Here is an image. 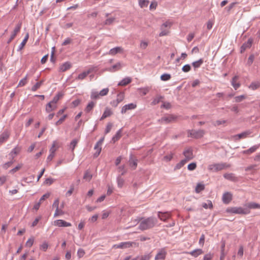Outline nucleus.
Instances as JSON below:
<instances>
[{
    "instance_id": "1",
    "label": "nucleus",
    "mask_w": 260,
    "mask_h": 260,
    "mask_svg": "<svg viewBox=\"0 0 260 260\" xmlns=\"http://www.w3.org/2000/svg\"><path fill=\"white\" fill-rule=\"evenodd\" d=\"M157 222V219L153 216L142 218L140 219L139 229L141 231H145L151 229L156 224Z\"/></svg>"
},
{
    "instance_id": "2",
    "label": "nucleus",
    "mask_w": 260,
    "mask_h": 260,
    "mask_svg": "<svg viewBox=\"0 0 260 260\" xmlns=\"http://www.w3.org/2000/svg\"><path fill=\"white\" fill-rule=\"evenodd\" d=\"M230 167V165L225 162L215 163L208 166V169L212 172H218Z\"/></svg>"
},
{
    "instance_id": "3",
    "label": "nucleus",
    "mask_w": 260,
    "mask_h": 260,
    "mask_svg": "<svg viewBox=\"0 0 260 260\" xmlns=\"http://www.w3.org/2000/svg\"><path fill=\"white\" fill-rule=\"evenodd\" d=\"M226 212L228 213H232L239 214H248L250 213V210L247 208H243L242 207H230L226 209Z\"/></svg>"
},
{
    "instance_id": "4",
    "label": "nucleus",
    "mask_w": 260,
    "mask_h": 260,
    "mask_svg": "<svg viewBox=\"0 0 260 260\" xmlns=\"http://www.w3.org/2000/svg\"><path fill=\"white\" fill-rule=\"evenodd\" d=\"M172 23L170 21H166L160 26L161 31L159 34V37L167 36L169 33V29L171 27Z\"/></svg>"
},
{
    "instance_id": "5",
    "label": "nucleus",
    "mask_w": 260,
    "mask_h": 260,
    "mask_svg": "<svg viewBox=\"0 0 260 260\" xmlns=\"http://www.w3.org/2000/svg\"><path fill=\"white\" fill-rule=\"evenodd\" d=\"M188 134L190 137L198 139L203 137L205 134V131L203 129H199L198 131L189 130Z\"/></svg>"
},
{
    "instance_id": "6",
    "label": "nucleus",
    "mask_w": 260,
    "mask_h": 260,
    "mask_svg": "<svg viewBox=\"0 0 260 260\" xmlns=\"http://www.w3.org/2000/svg\"><path fill=\"white\" fill-rule=\"evenodd\" d=\"M96 71V67H92L89 68L87 71H84L81 74H79L78 77L76 78L77 80H83L88 75L90 74L92 72H95Z\"/></svg>"
},
{
    "instance_id": "7",
    "label": "nucleus",
    "mask_w": 260,
    "mask_h": 260,
    "mask_svg": "<svg viewBox=\"0 0 260 260\" xmlns=\"http://www.w3.org/2000/svg\"><path fill=\"white\" fill-rule=\"evenodd\" d=\"M134 245H136V243L127 241L121 242L119 244L114 245V247L116 248L124 249L133 247Z\"/></svg>"
},
{
    "instance_id": "8",
    "label": "nucleus",
    "mask_w": 260,
    "mask_h": 260,
    "mask_svg": "<svg viewBox=\"0 0 260 260\" xmlns=\"http://www.w3.org/2000/svg\"><path fill=\"white\" fill-rule=\"evenodd\" d=\"M167 251L165 248H161L158 250L156 255L155 256L154 260H164L166 258Z\"/></svg>"
},
{
    "instance_id": "9",
    "label": "nucleus",
    "mask_w": 260,
    "mask_h": 260,
    "mask_svg": "<svg viewBox=\"0 0 260 260\" xmlns=\"http://www.w3.org/2000/svg\"><path fill=\"white\" fill-rule=\"evenodd\" d=\"M183 154L185 157L184 159L187 161L192 159L194 157V155L193 154V151L191 148H188L185 149L183 152Z\"/></svg>"
},
{
    "instance_id": "10",
    "label": "nucleus",
    "mask_w": 260,
    "mask_h": 260,
    "mask_svg": "<svg viewBox=\"0 0 260 260\" xmlns=\"http://www.w3.org/2000/svg\"><path fill=\"white\" fill-rule=\"evenodd\" d=\"M22 23L19 22L15 26L13 33L12 34L10 39L8 41V43H10L16 37L17 34L20 31Z\"/></svg>"
},
{
    "instance_id": "11",
    "label": "nucleus",
    "mask_w": 260,
    "mask_h": 260,
    "mask_svg": "<svg viewBox=\"0 0 260 260\" xmlns=\"http://www.w3.org/2000/svg\"><path fill=\"white\" fill-rule=\"evenodd\" d=\"M54 225L58 227H68L72 225L71 223L62 219H57L54 221Z\"/></svg>"
},
{
    "instance_id": "12",
    "label": "nucleus",
    "mask_w": 260,
    "mask_h": 260,
    "mask_svg": "<svg viewBox=\"0 0 260 260\" xmlns=\"http://www.w3.org/2000/svg\"><path fill=\"white\" fill-rule=\"evenodd\" d=\"M104 140V138H102L100 139L98 142L96 143L94 147V149L96 150V153L94 154V156L97 157L99 155L100 153L101 152L102 148L101 146L102 145Z\"/></svg>"
},
{
    "instance_id": "13",
    "label": "nucleus",
    "mask_w": 260,
    "mask_h": 260,
    "mask_svg": "<svg viewBox=\"0 0 260 260\" xmlns=\"http://www.w3.org/2000/svg\"><path fill=\"white\" fill-rule=\"evenodd\" d=\"M10 136V134L8 131H4L0 135V145H2L3 143L6 142L9 138Z\"/></svg>"
},
{
    "instance_id": "14",
    "label": "nucleus",
    "mask_w": 260,
    "mask_h": 260,
    "mask_svg": "<svg viewBox=\"0 0 260 260\" xmlns=\"http://www.w3.org/2000/svg\"><path fill=\"white\" fill-rule=\"evenodd\" d=\"M21 150V147L19 146L18 145H17L16 147H15L10 152L9 154V155L10 156V158L12 160H14V158L19 153Z\"/></svg>"
},
{
    "instance_id": "15",
    "label": "nucleus",
    "mask_w": 260,
    "mask_h": 260,
    "mask_svg": "<svg viewBox=\"0 0 260 260\" xmlns=\"http://www.w3.org/2000/svg\"><path fill=\"white\" fill-rule=\"evenodd\" d=\"M158 217L162 221H165L171 217V213L169 212H160L157 213Z\"/></svg>"
},
{
    "instance_id": "16",
    "label": "nucleus",
    "mask_w": 260,
    "mask_h": 260,
    "mask_svg": "<svg viewBox=\"0 0 260 260\" xmlns=\"http://www.w3.org/2000/svg\"><path fill=\"white\" fill-rule=\"evenodd\" d=\"M137 107V105L134 103H130L123 106L121 110L122 114L126 113L127 110L135 109Z\"/></svg>"
},
{
    "instance_id": "17",
    "label": "nucleus",
    "mask_w": 260,
    "mask_h": 260,
    "mask_svg": "<svg viewBox=\"0 0 260 260\" xmlns=\"http://www.w3.org/2000/svg\"><path fill=\"white\" fill-rule=\"evenodd\" d=\"M232 200V194L229 192L224 193L222 198V200L223 203L225 204H229Z\"/></svg>"
},
{
    "instance_id": "18",
    "label": "nucleus",
    "mask_w": 260,
    "mask_h": 260,
    "mask_svg": "<svg viewBox=\"0 0 260 260\" xmlns=\"http://www.w3.org/2000/svg\"><path fill=\"white\" fill-rule=\"evenodd\" d=\"M253 40L249 38L246 42H245L241 47V52H243L247 49L250 48L252 45Z\"/></svg>"
},
{
    "instance_id": "19",
    "label": "nucleus",
    "mask_w": 260,
    "mask_h": 260,
    "mask_svg": "<svg viewBox=\"0 0 260 260\" xmlns=\"http://www.w3.org/2000/svg\"><path fill=\"white\" fill-rule=\"evenodd\" d=\"M239 77L237 75L235 76L232 79L231 84L235 90H237L240 86V83L238 82Z\"/></svg>"
},
{
    "instance_id": "20",
    "label": "nucleus",
    "mask_w": 260,
    "mask_h": 260,
    "mask_svg": "<svg viewBox=\"0 0 260 260\" xmlns=\"http://www.w3.org/2000/svg\"><path fill=\"white\" fill-rule=\"evenodd\" d=\"M123 48L121 47H116L115 48L111 49L109 52L108 54L111 55H114L118 53H122L123 52Z\"/></svg>"
},
{
    "instance_id": "21",
    "label": "nucleus",
    "mask_w": 260,
    "mask_h": 260,
    "mask_svg": "<svg viewBox=\"0 0 260 260\" xmlns=\"http://www.w3.org/2000/svg\"><path fill=\"white\" fill-rule=\"evenodd\" d=\"M56 108V104H54L53 103L50 101L47 104L46 106V111L47 113H50V112L54 110Z\"/></svg>"
},
{
    "instance_id": "22",
    "label": "nucleus",
    "mask_w": 260,
    "mask_h": 260,
    "mask_svg": "<svg viewBox=\"0 0 260 260\" xmlns=\"http://www.w3.org/2000/svg\"><path fill=\"white\" fill-rule=\"evenodd\" d=\"M174 119V117L172 116H165L162 117L159 121L162 123H168L172 122Z\"/></svg>"
},
{
    "instance_id": "23",
    "label": "nucleus",
    "mask_w": 260,
    "mask_h": 260,
    "mask_svg": "<svg viewBox=\"0 0 260 260\" xmlns=\"http://www.w3.org/2000/svg\"><path fill=\"white\" fill-rule=\"evenodd\" d=\"M129 166L135 170L137 166L138 160L137 159L133 158V154H131L130 155L129 159Z\"/></svg>"
},
{
    "instance_id": "24",
    "label": "nucleus",
    "mask_w": 260,
    "mask_h": 260,
    "mask_svg": "<svg viewBox=\"0 0 260 260\" xmlns=\"http://www.w3.org/2000/svg\"><path fill=\"white\" fill-rule=\"evenodd\" d=\"M203 253V251L201 249H196L191 251L188 252V254H190L194 257H197L199 255H201Z\"/></svg>"
},
{
    "instance_id": "25",
    "label": "nucleus",
    "mask_w": 260,
    "mask_h": 260,
    "mask_svg": "<svg viewBox=\"0 0 260 260\" xmlns=\"http://www.w3.org/2000/svg\"><path fill=\"white\" fill-rule=\"evenodd\" d=\"M259 147V145H254L248 149L244 150L242 151L243 154H251L254 152H255Z\"/></svg>"
},
{
    "instance_id": "26",
    "label": "nucleus",
    "mask_w": 260,
    "mask_h": 260,
    "mask_svg": "<svg viewBox=\"0 0 260 260\" xmlns=\"http://www.w3.org/2000/svg\"><path fill=\"white\" fill-rule=\"evenodd\" d=\"M112 114V112L110 109L108 108H106L105 109V111L104 112L102 117L100 118V120H102L104 119L109 117L111 114Z\"/></svg>"
},
{
    "instance_id": "27",
    "label": "nucleus",
    "mask_w": 260,
    "mask_h": 260,
    "mask_svg": "<svg viewBox=\"0 0 260 260\" xmlns=\"http://www.w3.org/2000/svg\"><path fill=\"white\" fill-rule=\"evenodd\" d=\"M96 104V103L93 101H90L88 103L87 106L86 107L85 109V111L86 113H89L90 111H91L93 108V107L95 106Z\"/></svg>"
},
{
    "instance_id": "28",
    "label": "nucleus",
    "mask_w": 260,
    "mask_h": 260,
    "mask_svg": "<svg viewBox=\"0 0 260 260\" xmlns=\"http://www.w3.org/2000/svg\"><path fill=\"white\" fill-rule=\"evenodd\" d=\"M71 67V64L69 62H66L62 64L59 68V70L61 72H64L69 70Z\"/></svg>"
},
{
    "instance_id": "29",
    "label": "nucleus",
    "mask_w": 260,
    "mask_h": 260,
    "mask_svg": "<svg viewBox=\"0 0 260 260\" xmlns=\"http://www.w3.org/2000/svg\"><path fill=\"white\" fill-rule=\"evenodd\" d=\"M132 81V79L130 77H126L123 79L118 84V86H125L128 84L130 83Z\"/></svg>"
},
{
    "instance_id": "30",
    "label": "nucleus",
    "mask_w": 260,
    "mask_h": 260,
    "mask_svg": "<svg viewBox=\"0 0 260 260\" xmlns=\"http://www.w3.org/2000/svg\"><path fill=\"white\" fill-rule=\"evenodd\" d=\"M151 257V253H145V254L141 256H138L136 257L137 260H149Z\"/></svg>"
},
{
    "instance_id": "31",
    "label": "nucleus",
    "mask_w": 260,
    "mask_h": 260,
    "mask_svg": "<svg viewBox=\"0 0 260 260\" xmlns=\"http://www.w3.org/2000/svg\"><path fill=\"white\" fill-rule=\"evenodd\" d=\"M122 67V64L120 62H118L116 64L112 66L108 70L110 72H115L120 70Z\"/></svg>"
},
{
    "instance_id": "32",
    "label": "nucleus",
    "mask_w": 260,
    "mask_h": 260,
    "mask_svg": "<svg viewBox=\"0 0 260 260\" xmlns=\"http://www.w3.org/2000/svg\"><path fill=\"white\" fill-rule=\"evenodd\" d=\"M28 37H29L28 34H27L26 35L25 37H24V39L22 41V42L19 45L18 48L17 49V51H20V50H21L23 49V48L24 47V46L26 44V42L27 41Z\"/></svg>"
},
{
    "instance_id": "33",
    "label": "nucleus",
    "mask_w": 260,
    "mask_h": 260,
    "mask_svg": "<svg viewBox=\"0 0 260 260\" xmlns=\"http://www.w3.org/2000/svg\"><path fill=\"white\" fill-rule=\"evenodd\" d=\"M259 87L260 81L252 82L249 86V88L253 90H255Z\"/></svg>"
},
{
    "instance_id": "34",
    "label": "nucleus",
    "mask_w": 260,
    "mask_h": 260,
    "mask_svg": "<svg viewBox=\"0 0 260 260\" xmlns=\"http://www.w3.org/2000/svg\"><path fill=\"white\" fill-rule=\"evenodd\" d=\"M246 206V208L248 209L249 210L250 209H260V204L254 202L249 203Z\"/></svg>"
},
{
    "instance_id": "35",
    "label": "nucleus",
    "mask_w": 260,
    "mask_h": 260,
    "mask_svg": "<svg viewBox=\"0 0 260 260\" xmlns=\"http://www.w3.org/2000/svg\"><path fill=\"white\" fill-rule=\"evenodd\" d=\"M92 175L90 173V171L88 170L86 171L83 176V179L89 182L92 179Z\"/></svg>"
},
{
    "instance_id": "36",
    "label": "nucleus",
    "mask_w": 260,
    "mask_h": 260,
    "mask_svg": "<svg viewBox=\"0 0 260 260\" xmlns=\"http://www.w3.org/2000/svg\"><path fill=\"white\" fill-rule=\"evenodd\" d=\"M223 177L227 180L230 181H235L236 180V177L233 173H225L223 175Z\"/></svg>"
},
{
    "instance_id": "37",
    "label": "nucleus",
    "mask_w": 260,
    "mask_h": 260,
    "mask_svg": "<svg viewBox=\"0 0 260 260\" xmlns=\"http://www.w3.org/2000/svg\"><path fill=\"white\" fill-rule=\"evenodd\" d=\"M204 61L203 59L201 58L197 61H194L192 63V65L194 69L199 68L203 64Z\"/></svg>"
},
{
    "instance_id": "38",
    "label": "nucleus",
    "mask_w": 260,
    "mask_h": 260,
    "mask_svg": "<svg viewBox=\"0 0 260 260\" xmlns=\"http://www.w3.org/2000/svg\"><path fill=\"white\" fill-rule=\"evenodd\" d=\"M44 81L41 80L39 82H37L32 87L31 90L32 91H36L37 89L40 88L42 85L43 84Z\"/></svg>"
},
{
    "instance_id": "39",
    "label": "nucleus",
    "mask_w": 260,
    "mask_h": 260,
    "mask_svg": "<svg viewBox=\"0 0 260 260\" xmlns=\"http://www.w3.org/2000/svg\"><path fill=\"white\" fill-rule=\"evenodd\" d=\"M101 95L99 94V92L95 91V90H92L90 94V98L92 100H97L100 99Z\"/></svg>"
},
{
    "instance_id": "40",
    "label": "nucleus",
    "mask_w": 260,
    "mask_h": 260,
    "mask_svg": "<svg viewBox=\"0 0 260 260\" xmlns=\"http://www.w3.org/2000/svg\"><path fill=\"white\" fill-rule=\"evenodd\" d=\"M187 161L184 159H182L179 163L177 164L174 168V170L181 169Z\"/></svg>"
},
{
    "instance_id": "41",
    "label": "nucleus",
    "mask_w": 260,
    "mask_h": 260,
    "mask_svg": "<svg viewBox=\"0 0 260 260\" xmlns=\"http://www.w3.org/2000/svg\"><path fill=\"white\" fill-rule=\"evenodd\" d=\"M250 133H251L249 131L244 132L237 135L236 136H235V137H238V139L245 138H246L248 135L250 134Z\"/></svg>"
},
{
    "instance_id": "42",
    "label": "nucleus",
    "mask_w": 260,
    "mask_h": 260,
    "mask_svg": "<svg viewBox=\"0 0 260 260\" xmlns=\"http://www.w3.org/2000/svg\"><path fill=\"white\" fill-rule=\"evenodd\" d=\"M149 4L148 0H139V5L141 8H146Z\"/></svg>"
},
{
    "instance_id": "43",
    "label": "nucleus",
    "mask_w": 260,
    "mask_h": 260,
    "mask_svg": "<svg viewBox=\"0 0 260 260\" xmlns=\"http://www.w3.org/2000/svg\"><path fill=\"white\" fill-rule=\"evenodd\" d=\"M122 128L119 129L116 133L115 135L112 138L114 142L118 140L121 137Z\"/></svg>"
},
{
    "instance_id": "44",
    "label": "nucleus",
    "mask_w": 260,
    "mask_h": 260,
    "mask_svg": "<svg viewBox=\"0 0 260 260\" xmlns=\"http://www.w3.org/2000/svg\"><path fill=\"white\" fill-rule=\"evenodd\" d=\"M63 96V94L61 92H58L53 99V100L51 101L54 104H56L59 99Z\"/></svg>"
},
{
    "instance_id": "45",
    "label": "nucleus",
    "mask_w": 260,
    "mask_h": 260,
    "mask_svg": "<svg viewBox=\"0 0 260 260\" xmlns=\"http://www.w3.org/2000/svg\"><path fill=\"white\" fill-rule=\"evenodd\" d=\"M202 207L205 209H212L213 208V204L210 200H208L207 203H203L202 204Z\"/></svg>"
},
{
    "instance_id": "46",
    "label": "nucleus",
    "mask_w": 260,
    "mask_h": 260,
    "mask_svg": "<svg viewBox=\"0 0 260 260\" xmlns=\"http://www.w3.org/2000/svg\"><path fill=\"white\" fill-rule=\"evenodd\" d=\"M205 188V186L202 183H198L196 187V192L197 193H199L201 191L203 190Z\"/></svg>"
},
{
    "instance_id": "47",
    "label": "nucleus",
    "mask_w": 260,
    "mask_h": 260,
    "mask_svg": "<svg viewBox=\"0 0 260 260\" xmlns=\"http://www.w3.org/2000/svg\"><path fill=\"white\" fill-rule=\"evenodd\" d=\"M124 99V93L123 92H121L117 95L116 100L119 103H121Z\"/></svg>"
},
{
    "instance_id": "48",
    "label": "nucleus",
    "mask_w": 260,
    "mask_h": 260,
    "mask_svg": "<svg viewBox=\"0 0 260 260\" xmlns=\"http://www.w3.org/2000/svg\"><path fill=\"white\" fill-rule=\"evenodd\" d=\"M56 144H57V142L56 141H54L53 142L52 146L50 148V149H49L50 153L55 154V153L57 150V148H56Z\"/></svg>"
},
{
    "instance_id": "49",
    "label": "nucleus",
    "mask_w": 260,
    "mask_h": 260,
    "mask_svg": "<svg viewBox=\"0 0 260 260\" xmlns=\"http://www.w3.org/2000/svg\"><path fill=\"white\" fill-rule=\"evenodd\" d=\"M171 78V75L169 74H164L161 75L160 79L162 81H166L170 80Z\"/></svg>"
},
{
    "instance_id": "50",
    "label": "nucleus",
    "mask_w": 260,
    "mask_h": 260,
    "mask_svg": "<svg viewBox=\"0 0 260 260\" xmlns=\"http://www.w3.org/2000/svg\"><path fill=\"white\" fill-rule=\"evenodd\" d=\"M124 180L123 178H122L120 176H118L117 178V185L118 187L121 188L124 184Z\"/></svg>"
},
{
    "instance_id": "51",
    "label": "nucleus",
    "mask_w": 260,
    "mask_h": 260,
    "mask_svg": "<svg viewBox=\"0 0 260 260\" xmlns=\"http://www.w3.org/2000/svg\"><path fill=\"white\" fill-rule=\"evenodd\" d=\"M162 99V96L159 95V96H156V98H155L153 99V100L151 102V105H155L157 104L158 103H159L160 102V101H161V100Z\"/></svg>"
},
{
    "instance_id": "52",
    "label": "nucleus",
    "mask_w": 260,
    "mask_h": 260,
    "mask_svg": "<svg viewBox=\"0 0 260 260\" xmlns=\"http://www.w3.org/2000/svg\"><path fill=\"white\" fill-rule=\"evenodd\" d=\"M148 45V43L145 41H141L140 44V48L142 49H145Z\"/></svg>"
},
{
    "instance_id": "53",
    "label": "nucleus",
    "mask_w": 260,
    "mask_h": 260,
    "mask_svg": "<svg viewBox=\"0 0 260 260\" xmlns=\"http://www.w3.org/2000/svg\"><path fill=\"white\" fill-rule=\"evenodd\" d=\"M27 78V75H26L25 77L22 79L19 82L18 86H23L26 83V80Z\"/></svg>"
},
{
    "instance_id": "54",
    "label": "nucleus",
    "mask_w": 260,
    "mask_h": 260,
    "mask_svg": "<svg viewBox=\"0 0 260 260\" xmlns=\"http://www.w3.org/2000/svg\"><path fill=\"white\" fill-rule=\"evenodd\" d=\"M190 70H191V66L189 64H186L184 65L182 68V71L184 73H187L189 71H190Z\"/></svg>"
},
{
    "instance_id": "55",
    "label": "nucleus",
    "mask_w": 260,
    "mask_h": 260,
    "mask_svg": "<svg viewBox=\"0 0 260 260\" xmlns=\"http://www.w3.org/2000/svg\"><path fill=\"white\" fill-rule=\"evenodd\" d=\"M173 156V154L172 153H171L169 154L165 155L163 158V160L167 162L169 161L172 159Z\"/></svg>"
},
{
    "instance_id": "56",
    "label": "nucleus",
    "mask_w": 260,
    "mask_h": 260,
    "mask_svg": "<svg viewBox=\"0 0 260 260\" xmlns=\"http://www.w3.org/2000/svg\"><path fill=\"white\" fill-rule=\"evenodd\" d=\"M246 98V96L244 95H241L239 96H237L235 98V102L237 103L240 102L242 101Z\"/></svg>"
},
{
    "instance_id": "57",
    "label": "nucleus",
    "mask_w": 260,
    "mask_h": 260,
    "mask_svg": "<svg viewBox=\"0 0 260 260\" xmlns=\"http://www.w3.org/2000/svg\"><path fill=\"white\" fill-rule=\"evenodd\" d=\"M78 143V141L76 139L73 140L70 143V148L72 149V151H73L77 144Z\"/></svg>"
},
{
    "instance_id": "58",
    "label": "nucleus",
    "mask_w": 260,
    "mask_h": 260,
    "mask_svg": "<svg viewBox=\"0 0 260 260\" xmlns=\"http://www.w3.org/2000/svg\"><path fill=\"white\" fill-rule=\"evenodd\" d=\"M14 162V160H11L10 161L6 162L3 165V168L5 169H7L8 168H9Z\"/></svg>"
},
{
    "instance_id": "59",
    "label": "nucleus",
    "mask_w": 260,
    "mask_h": 260,
    "mask_svg": "<svg viewBox=\"0 0 260 260\" xmlns=\"http://www.w3.org/2000/svg\"><path fill=\"white\" fill-rule=\"evenodd\" d=\"M197 167V164L196 162H192L189 164L187 166V169L189 171H193L196 169Z\"/></svg>"
},
{
    "instance_id": "60",
    "label": "nucleus",
    "mask_w": 260,
    "mask_h": 260,
    "mask_svg": "<svg viewBox=\"0 0 260 260\" xmlns=\"http://www.w3.org/2000/svg\"><path fill=\"white\" fill-rule=\"evenodd\" d=\"M54 181V179L52 178H47L44 183V184H46V185H50L51 184H52L53 182Z\"/></svg>"
},
{
    "instance_id": "61",
    "label": "nucleus",
    "mask_w": 260,
    "mask_h": 260,
    "mask_svg": "<svg viewBox=\"0 0 260 260\" xmlns=\"http://www.w3.org/2000/svg\"><path fill=\"white\" fill-rule=\"evenodd\" d=\"M109 90L108 88H104L99 92V94H100L101 96L106 95L108 94Z\"/></svg>"
},
{
    "instance_id": "62",
    "label": "nucleus",
    "mask_w": 260,
    "mask_h": 260,
    "mask_svg": "<svg viewBox=\"0 0 260 260\" xmlns=\"http://www.w3.org/2000/svg\"><path fill=\"white\" fill-rule=\"evenodd\" d=\"M67 117V115H63L61 118H59L58 120H57L55 124V125L57 126L58 125H60L61 123L63 122V121L65 120L66 118Z\"/></svg>"
},
{
    "instance_id": "63",
    "label": "nucleus",
    "mask_w": 260,
    "mask_h": 260,
    "mask_svg": "<svg viewBox=\"0 0 260 260\" xmlns=\"http://www.w3.org/2000/svg\"><path fill=\"white\" fill-rule=\"evenodd\" d=\"M115 18L114 17H111L107 19L105 21V24L110 25L114 21Z\"/></svg>"
},
{
    "instance_id": "64",
    "label": "nucleus",
    "mask_w": 260,
    "mask_h": 260,
    "mask_svg": "<svg viewBox=\"0 0 260 260\" xmlns=\"http://www.w3.org/2000/svg\"><path fill=\"white\" fill-rule=\"evenodd\" d=\"M213 257V254L211 253H209L204 255L203 259L204 260H211L212 259Z\"/></svg>"
}]
</instances>
